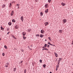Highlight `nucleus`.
I'll return each mask as SVG.
<instances>
[{
    "instance_id": "obj_1",
    "label": "nucleus",
    "mask_w": 73,
    "mask_h": 73,
    "mask_svg": "<svg viewBox=\"0 0 73 73\" xmlns=\"http://www.w3.org/2000/svg\"><path fill=\"white\" fill-rule=\"evenodd\" d=\"M21 20L22 22L24 21V18H23V17L22 16L21 17Z\"/></svg>"
},
{
    "instance_id": "obj_2",
    "label": "nucleus",
    "mask_w": 73,
    "mask_h": 73,
    "mask_svg": "<svg viewBox=\"0 0 73 73\" xmlns=\"http://www.w3.org/2000/svg\"><path fill=\"white\" fill-rule=\"evenodd\" d=\"M14 13V11H12V12L11 13V16H13V15Z\"/></svg>"
},
{
    "instance_id": "obj_3",
    "label": "nucleus",
    "mask_w": 73,
    "mask_h": 73,
    "mask_svg": "<svg viewBox=\"0 0 73 73\" xmlns=\"http://www.w3.org/2000/svg\"><path fill=\"white\" fill-rule=\"evenodd\" d=\"M15 28L16 29H18L19 28V26L16 25L15 26Z\"/></svg>"
},
{
    "instance_id": "obj_4",
    "label": "nucleus",
    "mask_w": 73,
    "mask_h": 73,
    "mask_svg": "<svg viewBox=\"0 0 73 73\" xmlns=\"http://www.w3.org/2000/svg\"><path fill=\"white\" fill-rule=\"evenodd\" d=\"M49 23L48 22H45L44 23V24L45 25V26H46L47 25H48Z\"/></svg>"
},
{
    "instance_id": "obj_5",
    "label": "nucleus",
    "mask_w": 73,
    "mask_h": 73,
    "mask_svg": "<svg viewBox=\"0 0 73 73\" xmlns=\"http://www.w3.org/2000/svg\"><path fill=\"white\" fill-rule=\"evenodd\" d=\"M44 32L45 31H44L43 30H42L41 31V33H44Z\"/></svg>"
},
{
    "instance_id": "obj_6",
    "label": "nucleus",
    "mask_w": 73,
    "mask_h": 73,
    "mask_svg": "<svg viewBox=\"0 0 73 73\" xmlns=\"http://www.w3.org/2000/svg\"><path fill=\"white\" fill-rule=\"evenodd\" d=\"M54 54L56 57H58V54L54 52Z\"/></svg>"
},
{
    "instance_id": "obj_7",
    "label": "nucleus",
    "mask_w": 73,
    "mask_h": 73,
    "mask_svg": "<svg viewBox=\"0 0 73 73\" xmlns=\"http://www.w3.org/2000/svg\"><path fill=\"white\" fill-rule=\"evenodd\" d=\"M19 6H20V4H17L16 5V7H18V9L19 8Z\"/></svg>"
},
{
    "instance_id": "obj_8",
    "label": "nucleus",
    "mask_w": 73,
    "mask_h": 73,
    "mask_svg": "<svg viewBox=\"0 0 73 73\" xmlns=\"http://www.w3.org/2000/svg\"><path fill=\"white\" fill-rule=\"evenodd\" d=\"M48 9H47L45 11V12H46V13H48Z\"/></svg>"
},
{
    "instance_id": "obj_9",
    "label": "nucleus",
    "mask_w": 73,
    "mask_h": 73,
    "mask_svg": "<svg viewBox=\"0 0 73 73\" xmlns=\"http://www.w3.org/2000/svg\"><path fill=\"white\" fill-rule=\"evenodd\" d=\"M22 34L23 35V36H25V35H26V34H25V32H23L22 33Z\"/></svg>"
},
{
    "instance_id": "obj_10",
    "label": "nucleus",
    "mask_w": 73,
    "mask_h": 73,
    "mask_svg": "<svg viewBox=\"0 0 73 73\" xmlns=\"http://www.w3.org/2000/svg\"><path fill=\"white\" fill-rule=\"evenodd\" d=\"M63 21L64 23H65L66 22V19H64Z\"/></svg>"
},
{
    "instance_id": "obj_11",
    "label": "nucleus",
    "mask_w": 73,
    "mask_h": 73,
    "mask_svg": "<svg viewBox=\"0 0 73 73\" xmlns=\"http://www.w3.org/2000/svg\"><path fill=\"white\" fill-rule=\"evenodd\" d=\"M9 64H8V63H7L6 64V65L5 66V67H8V66H9L8 65H9Z\"/></svg>"
},
{
    "instance_id": "obj_12",
    "label": "nucleus",
    "mask_w": 73,
    "mask_h": 73,
    "mask_svg": "<svg viewBox=\"0 0 73 73\" xmlns=\"http://www.w3.org/2000/svg\"><path fill=\"white\" fill-rule=\"evenodd\" d=\"M61 5H62V6H64V5H65V3H62Z\"/></svg>"
},
{
    "instance_id": "obj_13",
    "label": "nucleus",
    "mask_w": 73,
    "mask_h": 73,
    "mask_svg": "<svg viewBox=\"0 0 73 73\" xmlns=\"http://www.w3.org/2000/svg\"><path fill=\"white\" fill-rule=\"evenodd\" d=\"M40 37H41V38H42V37H44V35H42V34H40Z\"/></svg>"
},
{
    "instance_id": "obj_14",
    "label": "nucleus",
    "mask_w": 73,
    "mask_h": 73,
    "mask_svg": "<svg viewBox=\"0 0 73 73\" xmlns=\"http://www.w3.org/2000/svg\"><path fill=\"white\" fill-rule=\"evenodd\" d=\"M1 30H2V31H4V28H3V27H2V26H1Z\"/></svg>"
},
{
    "instance_id": "obj_15",
    "label": "nucleus",
    "mask_w": 73,
    "mask_h": 73,
    "mask_svg": "<svg viewBox=\"0 0 73 73\" xmlns=\"http://www.w3.org/2000/svg\"><path fill=\"white\" fill-rule=\"evenodd\" d=\"M48 4H46L45 5V8H48Z\"/></svg>"
},
{
    "instance_id": "obj_16",
    "label": "nucleus",
    "mask_w": 73,
    "mask_h": 73,
    "mask_svg": "<svg viewBox=\"0 0 73 73\" xmlns=\"http://www.w3.org/2000/svg\"><path fill=\"white\" fill-rule=\"evenodd\" d=\"M44 50H47L48 51V50H48V49L46 48H44Z\"/></svg>"
},
{
    "instance_id": "obj_17",
    "label": "nucleus",
    "mask_w": 73,
    "mask_h": 73,
    "mask_svg": "<svg viewBox=\"0 0 73 73\" xmlns=\"http://www.w3.org/2000/svg\"><path fill=\"white\" fill-rule=\"evenodd\" d=\"M8 24H9V25L11 26L12 25V23H11V22H9L8 23Z\"/></svg>"
},
{
    "instance_id": "obj_18",
    "label": "nucleus",
    "mask_w": 73,
    "mask_h": 73,
    "mask_svg": "<svg viewBox=\"0 0 73 73\" xmlns=\"http://www.w3.org/2000/svg\"><path fill=\"white\" fill-rule=\"evenodd\" d=\"M23 39H24V40H25V39H26V38H27V37H25L24 36H23Z\"/></svg>"
},
{
    "instance_id": "obj_19",
    "label": "nucleus",
    "mask_w": 73,
    "mask_h": 73,
    "mask_svg": "<svg viewBox=\"0 0 73 73\" xmlns=\"http://www.w3.org/2000/svg\"><path fill=\"white\" fill-rule=\"evenodd\" d=\"M2 7H3V8H4L5 7V5H2Z\"/></svg>"
},
{
    "instance_id": "obj_20",
    "label": "nucleus",
    "mask_w": 73,
    "mask_h": 73,
    "mask_svg": "<svg viewBox=\"0 0 73 73\" xmlns=\"http://www.w3.org/2000/svg\"><path fill=\"white\" fill-rule=\"evenodd\" d=\"M12 22H13L14 23H15V20L13 19L12 20Z\"/></svg>"
},
{
    "instance_id": "obj_21",
    "label": "nucleus",
    "mask_w": 73,
    "mask_h": 73,
    "mask_svg": "<svg viewBox=\"0 0 73 73\" xmlns=\"http://www.w3.org/2000/svg\"><path fill=\"white\" fill-rule=\"evenodd\" d=\"M59 31L60 33H62V30H59Z\"/></svg>"
},
{
    "instance_id": "obj_22",
    "label": "nucleus",
    "mask_w": 73,
    "mask_h": 73,
    "mask_svg": "<svg viewBox=\"0 0 73 73\" xmlns=\"http://www.w3.org/2000/svg\"><path fill=\"white\" fill-rule=\"evenodd\" d=\"M40 16H42V15H43V14L42 13V12H41L40 13Z\"/></svg>"
},
{
    "instance_id": "obj_23",
    "label": "nucleus",
    "mask_w": 73,
    "mask_h": 73,
    "mask_svg": "<svg viewBox=\"0 0 73 73\" xmlns=\"http://www.w3.org/2000/svg\"><path fill=\"white\" fill-rule=\"evenodd\" d=\"M46 46H47V44H45L44 45V47L45 48H46Z\"/></svg>"
},
{
    "instance_id": "obj_24",
    "label": "nucleus",
    "mask_w": 73,
    "mask_h": 73,
    "mask_svg": "<svg viewBox=\"0 0 73 73\" xmlns=\"http://www.w3.org/2000/svg\"><path fill=\"white\" fill-rule=\"evenodd\" d=\"M4 47L5 49H7V46L5 45Z\"/></svg>"
},
{
    "instance_id": "obj_25",
    "label": "nucleus",
    "mask_w": 73,
    "mask_h": 73,
    "mask_svg": "<svg viewBox=\"0 0 73 73\" xmlns=\"http://www.w3.org/2000/svg\"><path fill=\"white\" fill-rule=\"evenodd\" d=\"M59 67V64H57L56 66V68H58Z\"/></svg>"
},
{
    "instance_id": "obj_26",
    "label": "nucleus",
    "mask_w": 73,
    "mask_h": 73,
    "mask_svg": "<svg viewBox=\"0 0 73 73\" xmlns=\"http://www.w3.org/2000/svg\"><path fill=\"white\" fill-rule=\"evenodd\" d=\"M39 61L40 63H42V60H39Z\"/></svg>"
},
{
    "instance_id": "obj_27",
    "label": "nucleus",
    "mask_w": 73,
    "mask_h": 73,
    "mask_svg": "<svg viewBox=\"0 0 73 73\" xmlns=\"http://www.w3.org/2000/svg\"><path fill=\"white\" fill-rule=\"evenodd\" d=\"M16 68H14V72H15V71H16Z\"/></svg>"
},
{
    "instance_id": "obj_28",
    "label": "nucleus",
    "mask_w": 73,
    "mask_h": 73,
    "mask_svg": "<svg viewBox=\"0 0 73 73\" xmlns=\"http://www.w3.org/2000/svg\"><path fill=\"white\" fill-rule=\"evenodd\" d=\"M50 1H51V0H48V3H50Z\"/></svg>"
},
{
    "instance_id": "obj_29",
    "label": "nucleus",
    "mask_w": 73,
    "mask_h": 73,
    "mask_svg": "<svg viewBox=\"0 0 73 73\" xmlns=\"http://www.w3.org/2000/svg\"><path fill=\"white\" fill-rule=\"evenodd\" d=\"M26 70H24V73H26Z\"/></svg>"
},
{
    "instance_id": "obj_30",
    "label": "nucleus",
    "mask_w": 73,
    "mask_h": 73,
    "mask_svg": "<svg viewBox=\"0 0 73 73\" xmlns=\"http://www.w3.org/2000/svg\"><path fill=\"white\" fill-rule=\"evenodd\" d=\"M59 60L58 61V62H60V61H61V58H59Z\"/></svg>"
},
{
    "instance_id": "obj_31",
    "label": "nucleus",
    "mask_w": 73,
    "mask_h": 73,
    "mask_svg": "<svg viewBox=\"0 0 73 73\" xmlns=\"http://www.w3.org/2000/svg\"><path fill=\"white\" fill-rule=\"evenodd\" d=\"M45 66H46V65H45V64H44L43 65V66L44 68H45Z\"/></svg>"
},
{
    "instance_id": "obj_32",
    "label": "nucleus",
    "mask_w": 73,
    "mask_h": 73,
    "mask_svg": "<svg viewBox=\"0 0 73 73\" xmlns=\"http://www.w3.org/2000/svg\"><path fill=\"white\" fill-rule=\"evenodd\" d=\"M48 38L49 39V40H51V39H50V37H48Z\"/></svg>"
},
{
    "instance_id": "obj_33",
    "label": "nucleus",
    "mask_w": 73,
    "mask_h": 73,
    "mask_svg": "<svg viewBox=\"0 0 73 73\" xmlns=\"http://www.w3.org/2000/svg\"><path fill=\"white\" fill-rule=\"evenodd\" d=\"M2 55L3 56H4V55H5V54H4V53H3L2 54Z\"/></svg>"
},
{
    "instance_id": "obj_34",
    "label": "nucleus",
    "mask_w": 73,
    "mask_h": 73,
    "mask_svg": "<svg viewBox=\"0 0 73 73\" xmlns=\"http://www.w3.org/2000/svg\"><path fill=\"white\" fill-rule=\"evenodd\" d=\"M6 31H9V29H8V28L7 29Z\"/></svg>"
},
{
    "instance_id": "obj_35",
    "label": "nucleus",
    "mask_w": 73,
    "mask_h": 73,
    "mask_svg": "<svg viewBox=\"0 0 73 73\" xmlns=\"http://www.w3.org/2000/svg\"><path fill=\"white\" fill-rule=\"evenodd\" d=\"M48 44H49V45H50V42H48Z\"/></svg>"
},
{
    "instance_id": "obj_36",
    "label": "nucleus",
    "mask_w": 73,
    "mask_h": 73,
    "mask_svg": "<svg viewBox=\"0 0 73 73\" xmlns=\"http://www.w3.org/2000/svg\"><path fill=\"white\" fill-rule=\"evenodd\" d=\"M21 51H22V52H24V50H23V49H21Z\"/></svg>"
},
{
    "instance_id": "obj_37",
    "label": "nucleus",
    "mask_w": 73,
    "mask_h": 73,
    "mask_svg": "<svg viewBox=\"0 0 73 73\" xmlns=\"http://www.w3.org/2000/svg\"><path fill=\"white\" fill-rule=\"evenodd\" d=\"M12 37L13 38L15 36H14L13 35H12Z\"/></svg>"
},
{
    "instance_id": "obj_38",
    "label": "nucleus",
    "mask_w": 73,
    "mask_h": 73,
    "mask_svg": "<svg viewBox=\"0 0 73 73\" xmlns=\"http://www.w3.org/2000/svg\"><path fill=\"white\" fill-rule=\"evenodd\" d=\"M47 47H48V48H49V45L48 44L47 45Z\"/></svg>"
},
{
    "instance_id": "obj_39",
    "label": "nucleus",
    "mask_w": 73,
    "mask_h": 73,
    "mask_svg": "<svg viewBox=\"0 0 73 73\" xmlns=\"http://www.w3.org/2000/svg\"><path fill=\"white\" fill-rule=\"evenodd\" d=\"M13 38H14V39H16V38L15 36Z\"/></svg>"
},
{
    "instance_id": "obj_40",
    "label": "nucleus",
    "mask_w": 73,
    "mask_h": 73,
    "mask_svg": "<svg viewBox=\"0 0 73 73\" xmlns=\"http://www.w3.org/2000/svg\"><path fill=\"white\" fill-rule=\"evenodd\" d=\"M72 45H73V41H72Z\"/></svg>"
},
{
    "instance_id": "obj_41",
    "label": "nucleus",
    "mask_w": 73,
    "mask_h": 73,
    "mask_svg": "<svg viewBox=\"0 0 73 73\" xmlns=\"http://www.w3.org/2000/svg\"><path fill=\"white\" fill-rule=\"evenodd\" d=\"M50 45H52V46H53V45L52 44H51V43H50Z\"/></svg>"
},
{
    "instance_id": "obj_42",
    "label": "nucleus",
    "mask_w": 73,
    "mask_h": 73,
    "mask_svg": "<svg viewBox=\"0 0 73 73\" xmlns=\"http://www.w3.org/2000/svg\"><path fill=\"white\" fill-rule=\"evenodd\" d=\"M58 68H57V67L56 68V70H57V69H58Z\"/></svg>"
},
{
    "instance_id": "obj_43",
    "label": "nucleus",
    "mask_w": 73,
    "mask_h": 73,
    "mask_svg": "<svg viewBox=\"0 0 73 73\" xmlns=\"http://www.w3.org/2000/svg\"><path fill=\"white\" fill-rule=\"evenodd\" d=\"M9 32H8L7 34V35H8V34H9Z\"/></svg>"
},
{
    "instance_id": "obj_44",
    "label": "nucleus",
    "mask_w": 73,
    "mask_h": 73,
    "mask_svg": "<svg viewBox=\"0 0 73 73\" xmlns=\"http://www.w3.org/2000/svg\"><path fill=\"white\" fill-rule=\"evenodd\" d=\"M28 31L29 32H30V30H29V29H28Z\"/></svg>"
},
{
    "instance_id": "obj_45",
    "label": "nucleus",
    "mask_w": 73,
    "mask_h": 73,
    "mask_svg": "<svg viewBox=\"0 0 73 73\" xmlns=\"http://www.w3.org/2000/svg\"><path fill=\"white\" fill-rule=\"evenodd\" d=\"M11 5H9V7H10V8H11Z\"/></svg>"
},
{
    "instance_id": "obj_46",
    "label": "nucleus",
    "mask_w": 73,
    "mask_h": 73,
    "mask_svg": "<svg viewBox=\"0 0 73 73\" xmlns=\"http://www.w3.org/2000/svg\"><path fill=\"white\" fill-rule=\"evenodd\" d=\"M23 62V61H21V62H20V63L21 64V63H22Z\"/></svg>"
},
{
    "instance_id": "obj_47",
    "label": "nucleus",
    "mask_w": 73,
    "mask_h": 73,
    "mask_svg": "<svg viewBox=\"0 0 73 73\" xmlns=\"http://www.w3.org/2000/svg\"><path fill=\"white\" fill-rule=\"evenodd\" d=\"M10 6H11V5H12V4H11V3H10Z\"/></svg>"
},
{
    "instance_id": "obj_48",
    "label": "nucleus",
    "mask_w": 73,
    "mask_h": 73,
    "mask_svg": "<svg viewBox=\"0 0 73 73\" xmlns=\"http://www.w3.org/2000/svg\"><path fill=\"white\" fill-rule=\"evenodd\" d=\"M42 50H44V48Z\"/></svg>"
},
{
    "instance_id": "obj_49",
    "label": "nucleus",
    "mask_w": 73,
    "mask_h": 73,
    "mask_svg": "<svg viewBox=\"0 0 73 73\" xmlns=\"http://www.w3.org/2000/svg\"><path fill=\"white\" fill-rule=\"evenodd\" d=\"M39 36V35H36V36Z\"/></svg>"
},
{
    "instance_id": "obj_50",
    "label": "nucleus",
    "mask_w": 73,
    "mask_h": 73,
    "mask_svg": "<svg viewBox=\"0 0 73 73\" xmlns=\"http://www.w3.org/2000/svg\"><path fill=\"white\" fill-rule=\"evenodd\" d=\"M45 48V47L44 46L42 47V48Z\"/></svg>"
},
{
    "instance_id": "obj_51",
    "label": "nucleus",
    "mask_w": 73,
    "mask_h": 73,
    "mask_svg": "<svg viewBox=\"0 0 73 73\" xmlns=\"http://www.w3.org/2000/svg\"><path fill=\"white\" fill-rule=\"evenodd\" d=\"M1 39L0 38V41H1Z\"/></svg>"
},
{
    "instance_id": "obj_52",
    "label": "nucleus",
    "mask_w": 73,
    "mask_h": 73,
    "mask_svg": "<svg viewBox=\"0 0 73 73\" xmlns=\"http://www.w3.org/2000/svg\"><path fill=\"white\" fill-rule=\"evenodd\" d=\"M59 63H58V65H59Z\"/></svg>"
},
{
    "instance_id": "obj_53",
    "label": "nucleus",
    "mask_w": 73,
    "mask_h": 73,
    "mask_svg": "<svg viewBox=\"0 0 73 73\" xmlns=\"http://www.w3.org/2000/svg\"><path fill=\"white\" fill-rule=\"evenodd\" d=\"M50 73H52V72H50Z\"/></svg>"
},
{
    "instance_id": "obj_54",
    "label": "nucleus",
    "mask_w": 73,
    "mask_h": 73,
    "mask_svg": "<svg viewBox=\"0 0 73 73\" xmlns=\"http://www.w3.org/2000/svg\"><path fill=\"white\" fill-rule=\"evenodd\" d=\"M45 41H46V40H45Z\"/></svg>"
},
{
    "instance_id": "obj_55",
    "label": "nucleus",
    "mask_w": 73,
    "mask_h": 73,
    "mask_svg": "<svg viewBox=\"0 0 73 73\" xmlns=\"http://www.w3.org/2000/svg\"><path fill=\"white\" fill-rule=\"evenodd\" d=\"M54 45H53V46H54Z\"/></svg>"
},
{
    "instance_id": "obj_56",
    "label": "nucleus",
    "mask_w": 73,
    "mask_h": 73,
    "mask_svg": "<svg viewBox=\"0 0 73 73\" xmlns=\"http://www.w3.org/2000/svg\"><path fill=\"white\" fill-rule=\"evenodd\" d=\"M5 1H6V0H5Z\"/></svg>"
},
{
    "instance_id": "obj_57",
    "label": "nucleus",
    "mask_w": 73,
    "mask_h": 73,
    "mask_svg": "<svg viewBox=\"0 0 73 73\" xmlns=\"http://www.w3.org/2000/svg\"><path fill=\"white\" fill-rule=\"evenodd\" d=\"M72 73H73V72H72Z\"/></svg>"
}]
</instances>
